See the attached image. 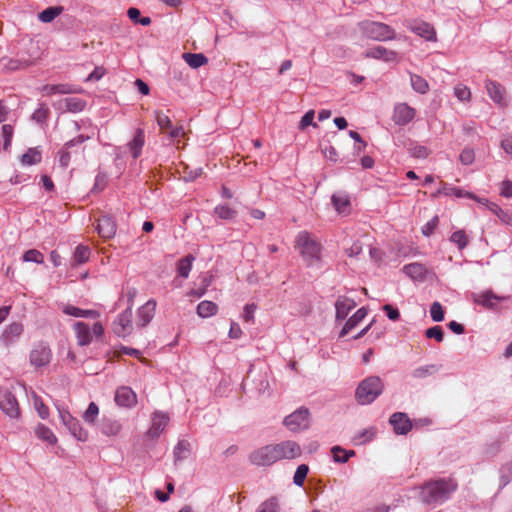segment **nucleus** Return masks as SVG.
<instances>
[{"mask_svg": "<svg viewBox=\"0 0 512 512\" xmlns=\"http://www.w3.org/2000/svg\"><path fill=\"white\" fill-rule=\"evenodd\" d=\"M214 213L221 219L232 220L235 218L237 212L227 205H218L214 209Z\"/></svg>", "mask_w": 512, "mask_h": 512, "instance_id": "obj_46", "label": "nucleus"}, {"mask_svg": "<svg viewBox=\"0 0 512 512\" xmlns=\"http://www.w3.org/2000/svg\"><path fill=\"white\" fill-rule=\"evenodd\" d=\"M390 424L393 426L394 432L399 435L407 434L411 428L412 423L408 416L402 412H396L390 416Z\"/></svg>", "mask_w": 512, "mask_h": 512, "instance_id": "obj_19", "label": "nucleus"}, {"mask_svg": "<svg viewBox=\"0 0 512 512\" xmlns=\"http://www.w3.org/2000/svg\"><path fill=\"white\" fill-rule=\"evenodd\" d=\"M0 409L10 418H17L20 414L16 397L7 389H0Z\"/></svg>", "mask_w": 512, "mask_h": 512, "instance_id": "obj_11", "label": "nucleus"}, {"mask_svg": "<svg viewBox=\"0 0 512 512\" xmlns=\"http://www.w3.org/2000/svg\"><path fill=\"white\" fill-rule=\"evenodd\" d=\"M145 136L142 129H137L132 141L129 142V148L133 158H138L141 154L145 142Z\"/></svg>", "mask_w": 512, "mask_h": 512, "instance_id": "obj_31", "label": "nucleus"}, {"mask_svg": "<svg viewBox=\"0 0 512 512\" xmlns=\"http://www.w3.org/2000/svg\"><path fill=\"white\" fill-rule=\"evenodd\" d=\"M106 185H107V176H106V174H104L102 172H99L96 175L95 183H94V186H93L91 191L93 193L101 192L102 190H104Z\"/></svg>", "mask_w": 512, "mask_h": 512, "instance_id": "obj_57", "label": "nucleus"}, {"mask_svg": "<svg viewBox=\"0 0 512 512\" xmlns=\"http://www.w3.org/2000/svg\"><path fill=\"white\" fill-rule=\"evenodd\" d=\"M485 88L487 94L491 98V100L499 106L506 105V90L502 84L497 81L487 79L485 81Z\"/></svg>", "mask_w": 512, "mask_h": 512, "instance_id": "obj_15", "label": "nucleus"}, {"mask_svg": "<svg viewBox=\"0 0 512 512\" xmlns=\"http://www.w3.org/2000/svg\"><path fill=\"white\" fill-rule=\"evenodd\" d=\"M456 489L457 484L451 479L429 481L421 487L419 499L422 503L435 508L447 501Z\"/></svg>", "mask_w": 512, "mask_h": 512, "instance_id": "obj_1", "label": "nucleus"}, {"mask_svg": "<svg viewBox=\"0 0 512 512\" xmlns=\"http://www.w3.org/2000/svg\"><path fill=\"white\" fill-rule=\"evenodd\" d=\"M86 107V101L76 97H68L61 100L58 104V109H63L64 111L78 113L84 110Z\"/></svg>", "mask_w": 512, "mask_h": 512, "instance_id": "obj_27", "label": "nucleus"}, {"mask_svg": "<svg viewBox=\"0 0 512 512\" xmlns=\"http://www.w3.org/2000/svg\"><path fill=\"white\" fill-rule=\"evenodd\" d=\"M439 223L438 216H434L431 220H429L423 227H422V233L425 236H430L433 234L434 230L436 229L437 225Z\"/></svg>", "mask_w": 512, "mask_h": 512, "instance_id": "obj_61", "label": "nucleus"}, {"mask_svg": "<svg viewBox=\"0 0 512 512\" xmlns=\"http://www.w3.org/2000/svg\"><path fill=\"white\" fill-rule=\"evenodd\" d=\"M189 447V442L185 440H181L177 443L173 451L175 462L184 460L188 457L190 451Z\"/></svg>", "mask_w": 512, "mask_h": 512, "instance_id": "obj_43", "label": "nucleus"}, {"mask_svg": "<svg viewBox=\"0 0 512 512\" xmlns=\"http://www.w3.org/2000/svg\"><path fill=\"white\" fill-rule=\"evenodd\" d=\"M450 241L457 245V247L462 250L468 245V237L463 230L455 231L451 237Z\"/></svg>", "mask_w": 512, "mask_h": 512, "instance_id": "obj_49", "label": "nucleus"}, {"mask_svg": "<svg viewBox=\"0 0 512 512\" xmlns=\"http://www.w3.org/2000/svg\"><path fill=\"white\" fill-rule=\"evenodd\" d=\"M409 29L427 41H436L435 29L427 22L414 21L409 25Z\"/></svg>", "mask_w": 512, "mask_h": 512, "instance_id": "obj_21", "label": "nucleus"}, {"mask_svg": "<svg viewBox=\"0 0 512 512\" xmlns=\"http://www.w3.org/2000/svg\"><path fill=\"white\" fill-rule=\"evenodd\" d=\"M356 307V302L347 297L339 296L335 302V319L336 321H343L348 316L349 312Z\"/></svg>", "mask_w": 512, "mask_h": 512, "instance_id": "obj_20", "label": "nucleus"}, {"mask_svg": "<svg viewBox=\"0 0 512 512\" xmlns=\"http://www.w3.org/2000/svg\"><path fill=\"white\" fill-rule=\"evenodd\" d=\"M41 152L37 148H29L26 153L21 157V162L24 165H34L41 161Z\"/></svg>", "mask_w": 512, "mask_h": 512, "instance_id": "obj_41", "label": "nucleus"}, {"mask_svg": "<svg viewBox=\"0 0 512 512\" xmlns=\"http://www.w3.org/2000/svg\"><path fill=\"white\" fill-rule=\"evenodd\" d=\"M273 447L277 461L282 459H295L299 457L302 452L300 445L292 440L282 441L278 444H274Z\"/></svg>", "mask_w": 512, "mask_h": 512, "instance_id": "obj_8", "label": "nucleus"}, {"mask_svg": "<svg viewBox=\"0 0 512 512\" xmlns=\"http://www.w3.org/2000/svg\"><path fill=\"white\" fill-rule=\"evenodd\" d=\"M403 272L413 280H422L427 273L426 267L421 263H410L403 267Z\"/></svg>", "mask_w": 512, "mask_h": 512, "instance_id": "obj_30", "label": "nucleus"}, {"mask_svg": "<svg viewBox=\"0 0 512 512\" xmlns=\"http://www.w3.org/2000/svg\"><path fill=\"white\" fill-rule=\"evenodd\" d=\"M35 433L40 439H42L43 441H46L49 444H55L57 442V438L54 435V433L51 431V429L46 427L43 424H39L36 427Z\"/></svg>", "mask_w": 512, "mask_h": 512, "instance_id": "obj_42", "label": "nucleus"}, {"mask_svg": "<svg viewBox=\"0 0 512 512\" xmlns=\"http://www.w3.org/2000/svg\"><path fill=\"white\" fill-rule=\"evenodd\" d=\"M411 156L419 159L428 157L430 151L426 146L416 145L410 149Z\"/></svg>", "mask_w": 512, "mask_h": 512, "instance_id": "obj_60", "label": "nucleus"}, {"mask_svg": "<svg viewBox=\"0 0 512 512\" xmlns=\"http://www.w3.org/2000/svg\"><path fill=\"white\" fill-rule=\"evenodd\" d=\"M416 111L407 103H399L394 107L393 121L399 126H404L410 123L415 117Z\"/></svg>", "mask_w": 512, "mask_h": 512, "instance_id": "obj_14", "label": "nucleus"}, {"mask_svg": "<svg viewBox=\"0 0 512 512\" xmlns=\"http://www.w3.org/2000/svg\"><path fill=\"white\" fill-rule=\"evenodd\" d=\"M63 11L62 6H51L39 13L38 18L43 23H50Z\"/></svg>", "mask_w": 512, "mask_h": 512, "instance_id": "obj_35", "label": "nucleus"}, {"mask_svg": "<svg viewBox=\"0 0 512 512\" xmlns=\"http://www.w3.org/2000/svg\"><path fill=\"white\" fill-rule=\"evenodd\" d=\"M63 312L66 315H70L73 317H83V318H91V319L98 318L100 315L99 312L96 310H90V309L84 310V309H80L78 307L71 306V305L66 306L64 308Z\"/></svg>", "mask_w": 512, "mask_h": 512, "instance_id": "obj_32", "label": "nucleus"}, {"mask_svg": "<svg viewBox=\"0 0 512 512\" xmlns=\"http://www.w3.org/2000/svg\"><path fill=\"white\" fill-rule=\"evenodd\" d=\"M183 58L191 68H199L207 63V57L202 53H184Z\"/></svg>", "mask_w": 512, "mask_h": 512, "instance_id": "obj_34", "label": "nucleus"}, {"mask_svg": "<svg viewBox=\"0 0 512 512\" xmlns=\"http://www.w3.org/2000/svg\"><path fill=\"white\" fill-rule=\"evenodd\" d=\"M132 317L133 313L131 306H129L117 317V319L113 323V331L117 336L126 337L132 333Z\"/></svg>", "mask_w": 512, "mask_h": 512, "instance_id": "obj_10", "label": "nucleus"}, {"mask_svg": "<svg viewBox=\"0 0 512 512\" xmlns=\"http://www.w3.org/2000/svg\"><path fill=\"white\" fill-rule=\"evenodd\" d=\"M430 315L433 321L441 322L444 320V310L439 302L432 303L430 307Z\"/></svg>", "mask_w": 512, "mask_h": 512, "instance_id": "obj_54", "label": "nucleus"}, {"mask_svg": "<svg viewBox=\"0 0 512 512\" xmlns=\"http://www.w3.org/2000/svg\"><path fill=\"white\" fill-rule=\"evenodd\" d=\"M256 512H279V503L276 497L264 501Z\"/></svg>", "mask_w": 512, "mask_h": 512, "instance_id": "obj_50", "label": "nucleus"}, {"mask_svg": "<svg viewBox=\"0 0 512 512\" xmlns=\"http://www.w3.org/2000/svg\"><path fill=\"white\" fill-rule=\"evenodd\" d=\"M438 370L439 368L434 364L420 366L412 371V376L416 379H424L430 375H433Z\"/></svg>", "mask_w": 512, "mask_h": 512, "instance_id": "obj_44", "label": "nucleus"}, {"mask_svg": "<svg viewBox=\"0 0 512 512\" xmlns=\"http://www.w3.org/2000/svg\"><path fill=\"white\" fill-rule=\"evenodd\" d=\"M437 194H444L446 196L454 195L457 198L469 197V198L476 199V197L474 195H472L470 193H465L462 189L456 188V187H451V186H448L447 184H444L443 188L440 189L437 192Z\"/></svg>", "mask_w": 512, "mask_h": 512, "instance_id": "obj_45", "label": "nucleus"}, {"mask_svg": "<svg viewBox=\"0 0 512 512\" xmlns=\"http://www.w3.org/2000/svg\"><path fill=\"white\" fill-rule=\"evenodd\" d=\"M509 296H499L494 294L491 290L484 291L480 294L475 295L474 301L482 305L487 309H495L496 303L495 301H505L508 300Z\"/></svg>", "mask_w": 512, "mask_h": 512, "instance_id": "obj_22", "label": "nucleus"}, {"mask_svg": "<svg viewBox=\"0 0 512 512\" xmlns=\"http://www.w3.org/2000/svg\"><path fill=\"white\" fill-rule=\"evenodd\" d=\"M98 414H99V408H98L97 404L94 402H91L88 405V408L85 411L83 418L87 423L93 424L95 422Z\"/></svg>", "mask_w": 512, "mask_h": 512, "instance_id": "obj_53", "label": "nucleus"}, {"mask_svg": "<svg viewBox=\"0 0 512 512\" xmlns=\"http://www.w3.org/2000/svg\"><path fill=\"white\" fill-rule=\"evenodd\" d=\"M501 195L507 198L512 197V181L504 180L501 184Z\"/></svg>", "mask_w": 512, "mask_h": 512, "instance_id": "obj_64", "label": "nucleus"}, {"mask_svg": "<svg viewBox=\"0 0 512 512\" xmlns=\"http://www.w3.org/2000/svg\"><path fill=\"white\" fill-rule=\"evenodd\" d=\"M74 330L76 333L77 341L80 346H87L91 343L93 335L95 337H101L104 329L100 322H96L93 325L92 332L89 326L81 321L74 324Z\"/></svg>", "mask_w": 512, "mask_h": 512, "instance_id": "obj_6", "label": "nucleus"}, {"mask_svg": "<svg viewBox=\"0 0 512 512\" xmlns=\"http://www.w3.org/2000/svg\"><path fill=\"white\" fill-rule=\"evenodd\" d=\"M283 424L292 432H299L309 428L310 412L305 407H300L286 416Z\"/></svg>", "mask_w": 512, "mask_h": 512, "instance_id": "obj_5", "label": "nucleus"}, {"mask_svg": "<svg viewBox=\"0 0 512 512\" xmlns=\"http://www.w3.org/2000/svg\"><path fill=\"white\" fill-rule=\"evenodd\" d=\"M194 260H195V257L193 255L189 254L178 261L177 272H178L179 276H181L183 278H187L189 276V273L192 269V263Z\"/></svg>", "mask_w": 512, "mask_h": 512, "instance_id": "obj_36", "label": "nucleus"}, {"mask_svg": "<svg viewBox=\"0 0 512 512\" xmlns=\"http://www.w3.org/2000/svg\"><path fill=\"white\" fill-rule=\"evenodd\" d=\"M332 204L335 210L339 214L347 215L350 212V199L349 196L344 192L335 193L331 198Z\"/></svg>", "mask_w": 512, "mask_h": 512, "instance_id": "obj_28", "label": "nucleus"}, {"mask_svg": "<svg viewBox=\"0 0 512 512\" xmlns=\"http://www.w3.org/2000/svg\"><path fill=\"white\" fill-rule=\"evenodd\" d=\"M90 248L84 245H78L73 255V265H80L87 262L90 258Z\"/></svg>", "mask_w": 512, "mask_h": 512, "instance_id": "obj_39", "label": "nucleus"}, {"mask_svg": "<svg viewBox=\"0 0 512 512\" xmlns=\"http://www.w3.org/2000/svg\"><path fill=\"white\" fill-rule=\"evenodd\" d=\"M273 445H266L254 450L249 455V460L256 466H270L277 462Z\"/></svg>", "mask_w": 512, "mask_h": 512, "instance_id": "obj_9", "label": "nucleus"}, {"mask_svg": "<svg viewBox=\"0 0 512 512\" xmlns=\"http://www.w3.org/2000/svg\"><path fill=\"white\" fill-rule=\"evenodd\" d=\"M383 310L386 312L387 317L392 321H397L400 318L399 310L390 304L384 305Z\"/></svg>", "mask_w": 512, "mask_h": 512, "instance_id": "obj_63", "label": "nucleus"}, {"mask_svg": "<svg viewBox=\"0 0 512 512\" xmlns=\"http://www.w3.org/2000/svg\"><path fill=\"white\" fill-rule=\"evenodd\" d=\"M22 333L23 325L19 322H13L5 328L3 334L0 337V341L3 342L5 346H8L9 344L13 343L15 339L20 337Z\"/></svg>", "mask_w": 512, "mask_h": 512, "instance_id": "obj_26", "label": "nucleus"}, {"mask_svg": "<svg viewBox=\"0 0 512 512\" xmlns=\"http://www.w3.org/2000/svg\"><path fill=\"white\" fill-rule=\"evenodd\" d=\"M333 460L337 463H346L350 457L355 455L354 450H345L340 446H334L331 449Z\"/></svg>", "mask_w": 512, "mask_h": 512, "instance_id": "obj_37", "label": "nucleus"}, {"mask_svg": "<svg viewBox=\"0 0 512 512\" xmlns=\"http://www.w3.org/2000/svg\"><path fill=\"white\" fill-rule=\"evenodd\" d=\"M368 310L365 307L358 309L344 324L342 330L339 333V337L346 336L352 329H354L366 316Z\"/></svg>", "mask_w": 512, "mask_h": 512, "instance_id": "obj_25", "label": "nucleus"}, {"mask_svg": "<svg viewBox=\"0 0 512 512\" xmlns=\"http://www.w3.org/2000/svg\"><path fill=\"white\" fill-rule=\"evenodd\" d=\"M22 260L24 262L42 264L44 262V255L37 249H30L22 255Z\"/></svg>", "mask_w": 512, "mask_h": 512, "instance_id": "obj_47", "label": "nucleus"}, {"mask_svg": "<svg viewBox=\"0 0 512 512\" xmlns=\"http://www.w3.org/2000/svg\"><path fill=\"white\" fill-rule=\"evenodd\" d=\"M2 134H3V138H4V149L7 150L11 144V139L13 136L12 126L8 125V124L3 125L2 126Z\"/></svg>", "mask_w": 512, "mask_h": 512, "instance_id": "obj_62", "label": "nucleus"}, {"mask_svg": "<svg viewBox=\"0 0 512 512\" xmlns=\"http://www.w3.org/2000/svg\"><path fill=\"white\" fill-rule=\"evenodd\" d=\"M358 26L365 37L375 41H387L396 36L395 30L382 22L364 20Z\"/></svg>", "mask_w": 512, "mask_h": 512, "instance_id": "obj_4", "label": "nucleus"}, {"mask_svg": "<svg viewBox=\"0 0 512 512\" xmlns=\"http://www.w3.org/2000/svg\"><path fill=\"white\" fill-rule=\"evenodd\" d=\"M169 422V416L161 411H155L152 415V423L146 436L152 440L157 439L165 430Z\"/></svg>", "mask_w": 512, "mask_h": 512, "instance_id": "obj_13", "label": "nucleus"}, {"mask_svg": "<svg viewBox=\"0 0 512 512\" xmlns=\"http://www.w3.org/2000/svg\"><path fill=\"white\" fill-rule=\"evenodd\" d=\"M217 312V305L212 301H202L197 306V314L202 317H210Z\"/></svg>", "mask_w": 512, "mask_h": 512, "instance_id": "obj_38", "label": "nucleus"}, {"mask_svg": "<svg viewBox=\"0 0 512 512\" xmlns=\"http://www.w3.org/2000/svg\"><path fill=\"white\" fill-rule=\"evenodd\" d=\"M410 82L413 90L417 93L425 94L429 90L428 82L417 74H411Z\"/></svg>", "mask_w": 512, "mask_h": 512, "instance_id": "obj_40", "label": "nucleus"}, {"mask_svg": "<svg viewBox=\"0 0 512 512\" xmlns=\"http://www.w3.org/2000/svg\"><path fill=\"white\" fill-rule=\"evenodd\" d=\"M384 384L378 376H369L362 380L355 392L356 400L361 405L374 402L383 392Z\"/></svg>", "mask_w": 512, "mask_h": 512, "instance_id": "obj_2", "label": "nucleus"}, {"mask_svg": "<svg viewBox=\"0 0 512 512\" xmlns=\"http://www.w3.org/2000/svg\"><path fill=\"white\" fill-rule=\"evenodd\" d=\"M97 231L102 238L110 239L116 234V224L110 216L104 215L98 220Z\"/></svg>", "mask_w": 512, "mask_h": 512, "instance_id": "obj_24", "label": "nucleus"}, {"mask_svg": "<svg viewBox=\"0 0 512 512\" xmlns=\"http://www.w3.org/2000/svg\"><path fill=\"white\" fill-rule=\"evenodd\" d=\"M454 94L460 101H468L471 97L470 89L461 84L454 88Z\"/></svg>", "mask_w": 512, "mask_h": 512, "instance_id": "obj_56", "label": "nucleus"}, {"mask_svg": "<svg viewBox=\"0 0 512 512\" xmlns=\"http://www.w3.org/2000/svg\"><path fill=\"white\" fill-rule=\"evenodd\" d=\"M52 357L51 349L43 344L39 343L30 352V363L36 368L46 366L50 363Z\"/></svg>", "mask_w": 512, "mask_h": 512, "instance_id": "obj_12", "label": "nucleus"}, {"mask_svg": "<svg viewBox=\"0 0 512 512\" xmlns=\"http://www.w3.org/2000/svg\"><path fill=\"white\" fill-rule=\"evenodd\" d=\"M296 245L308 266L320 261L321 245L306 231L300 232L296 238Z\"/></svg>", "mask_w": 512, "mask_h": 512, "instance_id": "obj_3", "label": "nucleus"}, {"mask_svg": "<svg viewBox=\"0 0 512 512\" xmlns=\"http://www.w3.org/2000/svg\"><path fill=\"white\" fill-rule=\"evenodd\" d=\"M60 419L63 425L69 430L77 440L85 442L88 439V432L84 430L79 421L74 418L68 411L59 410Z\"/></svg>", "mask_w": 512, "mask_h": 512, "instance_id": "obj_7", "label": "nucleus"}, {"mask_svg": "<svg viewBox=\"0 0 512 512\" xmlns=\"http://www.w3.org/2000/svg\"><path fill=\"white\" fill-rule=\"evenodd\" d=\"M459 159L463 165H470L474 162L475 153L471 148H464L460 153Z\"/></svg>", "mask_w": 512, "mask_h": 512, "instance_id": "obj_59", "label": "nucleus"}, {"mask_svg": "<svg viewBox=\"0 0 512 512\" xmlns=\"http://www.w3.org/2000/svg\"><path fill=\"white\" fill-rule=\"evenodd\" d=\"M308 472L309 468L306 464L299 465L293 477L294 484L297 486H302L305 481V478L307 477Z\"/></svg>", "mask_w": 512, "mask_h": 512, "instance_id": "obj_52", "label": "nucleus"}, {"mask_svg": "<svg viewBox=\"0 0 512 512\" xmlns=\"http://www.w3.org/2000/svg\"><path fill=\"white\" fill-rule=\"evenodd\" d=\"M397 52L393 50H388L383 46H376L371 48L365 52V57L380 59L385 62H392L397 60Z\"/></svg>", "mask_w": 512, "mask_h": 512, "instance_id": "obj_23", "label": "nucleus"}, {"mask_svg": "<svg viewBox=\"0 0 512 512\" xmlns=\"http://www.w3.org/2000/svg\"><path fill=\"white\" fill-rule=\"evenodd\" d=\"M155 118L157 121L158 126L161 128V130L165 133H167L171 138H178L183 135V128L180 127H173L172 122L168 115L161 111L155 112Z\"/></svg>", "mask_w": 512, "mask_h": 512, "instance_id": "obj_16", "label": "nucleus"}, {"mask_svg": "<svg viewBox=\"0 0 512 512\" xmlns=\"http://www.w3.org/2000/svg\"><path fill=\"white\" fill-rule=\"evenodd\" d=\"M49 114H50V111H49L48 107L44 103H42L32 114V120H34L35 122H37L39 124H42L47 120V118L49 117Z\"/></svg>", "mask_w": 512, "mask_h": 512, "instance_id": "obj_48", "label": "nucleus"}, {"mask_svg": "<svg viewBox=\"0 0 512 512\" xmlns=\"http://www.w3.org/2000/svg\"><path fill=\"white\" fill-rule=\"evenodd\" d=\"M33 404H34V408L38 412V415L42 419L48 418V416H49V409H48V407L44 404V402L41 399V397L36 395L35 393L33 394Z\"/></svg>", "mask_w": 512, "mask_h": 512, "instance_id": "obj_51", "label": "nucleus"}, {"mask_svg": "<svg viewBox=\"0 0 512 512\" xmlns=\"http://www.w3.org/2000/svg\"><path fill=\"white\" fill-rule=\"evenodd\" d=\"M425 336L427 338H433L437 342H442L443 339H444V333H443V330H442V328L440 326H433L431 328H428L425 331Z\"/></svg>", "mask_w": 512, "mask_h": 512, "instance_id": "obj_55", "label": "nucleus"}, {"mask_svg": "<svg viewBox=\"0 0 512 512\" xmlns=\"http://www.w3.org/2000/svg\"><path fill=\"white\" fill-rule=\"evenodd\" d=\"M45 95L78 93L81 89L71 84H47L42 87Z\"/></svg>", "mask_w": 512, "mask_h": 512, "instance_id": "obj_29", "label": "nucleus"}, {"mask_svg": "<svg viewBox=\"0 0 512 512\" xmlns=\"http://www.w3.org/2000/svg\"><path fill=\"white\" fill-rule=\"evenodd\" d=\"M314 116H315V113L313 110H309L307 111L303 117L301 118L300 122H299V126L298 128L300 130H304L305 128H307L309 125H313L314 127H316V123L313 122L314 120Z\"/></svg>", "mask_w": 512, "mask_h": 512, "instance_id": "obj_58", "label": "nucleus"}, {"mask_svg": "<svg viewBox=\"0 0 512 512\" xmlns=\"http://www.w3.org/2000/svg\"><path fill=\"white\" fill-rule=\"evenodd\" d=\"M121 430L119 421L111 418H103L101 422V431L108 436L117 435Z\"/></svg>", "mask_w": 512, "mask_h": 512, "instance_id": "obj_33", "label": "nucleus"}, {"mask_svg": "<svg viewBox=\"0 0 512 512\" xmlns=\"http://www.w3.org/2000/svg\"><path fill=\"white\" fill-rule=\"evenodd\" d=\"M115 402L120 407L131 408L137 403L135 392L127 386L119 387L115 392Z\"/></svg>", "mask_w": 512, "mask_h": 512, "instance_id": "obj_18", "label": "nucleus"}, {"mask_svg": "<svg viewBox=\"0 0 512 512\" xmlns=\"http://www.w3.org/2000/svg\"><path fill=\"white\" fill-rule=\"evenodd\" d=\"M156 301L154 299L148 300L137 311L136 325L140 328L148 325L155 315Z\"/></svg>", "mask_w": 512, "mask_h": 512, "instance_id": "obj_17", "label": "nucleus"}]
</instances>
